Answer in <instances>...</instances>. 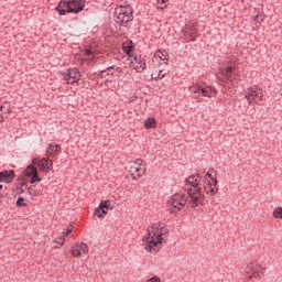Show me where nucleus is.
<instances>
[{
    "mask_svg": "<svg viewBox=\"0 0 282 282\" xmlns=\"http://www.w3.org/2000/svg\"><path fill=\"white\" fill-rule=\"evenodd\" d=\"M197 178H195V174H192L188 178L185 180L186 186H191L189 189H187V194L189 197V200H187V204L189 208H197V206H204V194H202V187H199V180H202V176L199 174L196 175Z\"/></svg>",
    "mask_w": 282,
    "mask_h": 282,
    "instance_id": "obj_1",
    "label": "nucleus"
},
{
    "mask_svg": "<svg viewBox=\"0 0 282 282\" xmlns=\"http://www.w3.org/2000/svg\"><path fill=\"white\" fill-rule=\"evenodd\" d=\"M86 0H61L56 7V11L59 17H65V14H78L85 10Z\"/></svg>",
    "mask_w": 282,
    "mask_h": 282,
    "instance_id": "obj_2",
    "label": "nucleus"
},
{
    "mask_svg": "<svg viewBox=\"0 0 282 282\" xmlns=\"http://www.w3.org/2000/svg\"><path fill=\"white\" fill-rule=\"evenodd\" d=\"M115 23L120 28H127V30H131V25H133V10L130 12H115Z\"/></svg>",
    "mask_w": 282,
    "mask_h": 282,
    "instance_id": "obj_3",
    "label": "nucleus"
},
{
    "mask_svg": "<svg viewBox=\"0 0 282 282\" xmlns=\"http://www.w3.org/2000/svg\"><path fill=\"white\" fill-rule=\"evenodd\" d=\"M217 184V176L214 177L213 174L207 172L204 177V191L206 195H212V197L217 195V192L219 191Z\"/></svg>",
    "mask_w": 282,
    "mask_h": 282,
    "instance_id": "obj_4",
    "label": "nucleus"
},
{
    "mask_svg": "<svg viewBox=\"0 0 282 282\" xmlns=\"http://www.w3.org/2000/svg\"><path fill=\"white\" fill-rule=\"evenodd\" d=\"M189 91H193V94H202L207 98H213V96H217V89L213 88V86H207L206 88H204V86L198 85L196 88L191 87Z\"/></svg>",
    "mask_w": 282,
    "mask_h": 282,
    "instance_id": "obj_5",
    "label": "nucleus"
},
{
    "mask_svg": "<svg viewBox=\"0 0 282 282\" xmlns=\"http://www.w3.org/2000/svg\"><path fill=\"white\" fill-rule=\"evenodd\" d=\"M24 177H31L30 184H36V182H41V177H39V169L33 164L28 165L23 171Z\"/></svg>",
    "mask_w": 282,
    "mask_h": 282,
    "instance_id": "obj_6",
    "label": "nucleus"
},
{
    "mask_svg": "<svg viewBox=\"0 0 282 282\" xmlns=\"http://www.w3.org/2000/svg\"><path fill=\"white\" fill-rule=\"evenodd\" d=\"M82 76L83 75H80V70H78V68H68L64 75V80H66L68 85H74V83H78V80H80Z\"/></svg>",
    "mask_w": 282,
    "mask_h": 282,
    "instance_id": "obj_7",
    "label": "nucleus"
},
{
    "mask_svg": "<svg viewBox=\"0 0 282 282\" xmlns=\"http://www.w3.org/2000/svg\"><path fill=\"white\" fill-rule=\"evenodd\" d=\"M245 97L249 102H252V100H256V102L257 100H263V89L248 88Z\"/></svg>",
    "mask_w": 282,
    "mask_h": 282,
    "instance_id": "obj_8",
    "label": "nucleus"
},
{
    "mask_svg": "<svg viewBox=\"0 0 282 282\" xmlns=\"http://www.w3.org/2000/svg\"><path fill=\"white\" fill-rule=\"evenodd\" d=\"M129 61L131 65L135 63L134 69H138V72H144V69H147V62L142 55L130 56Z\"/></svg>",
    "mask_w": 282,
    "mask_h": 282,
    "instance_id": "obj_9",
    "label": "nucleus"
},
{
    "mask_svg": "<svg viewBox=\"0 0 282 282\" xmlns=\"http://www.w3.org/2000/svg\"><path fill=\"white\" fill-rule=\"evenodd\" d=\"M110 207H111V200H101L99 204V207L95 209L94 215L97 216L99 219H102V217L107 215V210H109Z\"/></svg>",
    "mask_w": 282,
    "mask_h": 282,
    "instance_id": "obj_10",
    "label": "nucleus"
},
{
    "mask_svg": "<svg viewBox=\"0 0 282 282\" xmlns=\"http://www.w3.org/2000/svg\"><path fill=\"white\" fill-rule=\"evenodd\" d=\"M162 237H164V227L160 228V234L156 236V240H155V236L151 237L145 249L149 250L150 252H151V250H154L156 248L158 243H162V240H163Z\"/></svg>",
    "mask_w": 282,
    "mask_h": 282,
    "instance_id": "obj_11",
    "label": "nucleus"
},
{
    "mask_svg": "<svg viewBox=\"0 0 282 282\" xmlns=\"http://www.w3.org/2000/svg\"><path fill=\"white\" fill-rule=\"evenodd\" d=\"M14 177H17L14 170H4L0 172V182H4V184H12Z\"/></svg>",
    "mask_w": 282,
    "mask_h": 282,
    "instance_id": "obj_12",
    "label": "nucleus"
},
{
    "mask_svg": "<svg viewBox=\"0 0 282 282\" xmlns=\"http://www.w3.org/2000/svg\"><path fill=\"white\" fill-rule=\"evenodd\" d=\"M37 166L42 173H50V171L53 169V162L50 159L43 158L39 161Z\"/></svg>",
    "mask_w": 282,
    "mask_h": 282,
    "instance_id": "obj_13",
    "label": "nucleus"
},
{
    "mask_svg": "<svg viewBox=\"0 0 282 282\" xmlns=\"http://www.w3.org/2000/svg\"><path fill=\"white\" fill-rule=\"evenodd\" d=\"M61 145L59 144H48L46 148V155L47 158H56V155H61Z\"/></svg>",
    "mask_w": 282,
    "mask_h": 282,
    "instance_id": "obj_14",
    "label": "nucleus"
},
{
    "mask_svg": "<svg viewBox=\"0 0 282 282\" xmlns=\"http://www.w3.org/2000/svg\"><path fill=\"white\" fill-rule=\"evenodd\" d=\"M235 69H237V64L235 62H231L223 72V76L227 77V80H231L234 78L232 74L235 73Z\"/></svg>",
    "mask_w": 282,
    "mask_h": 282,
    "instance_id": "obj_15",
    "label": "nucleus"
},
{
    "mask_svg": "<svg viewBox=\"0 0 282 282\" xmlns=\"http://www.w3.org/2000/svg\"><path fill=\"white\" fill-rule=\"evenodd\" d=\"M177 199H180V194H178V193L174 194V195L169 199V204H171V206H172V208L169 209L171 214L177 213V212L182 210V208L177 207V206H178V205H177V202H178Z\"/></svg>",
    "mask_w": 282,
    "mask_h": 282,
    "instance_id": "obj_16",
    "label": "nucleus"
},
{
    "mask_svg": "<svg viewBox=\"0 0 282 282\" xmlns=\"http://www.w3.org/2000/svg\"><path fill=\"white\" fill-rule=\"evenodd\" d=\"M259 265H256L254 264H248L245 272L246 274H249L247 275L248 279H252V276H259Z\"/></svg>",
    "mask_w": 282,
    "mask_h": 282,
    "instance_id": "obj_17",
    "label": "nucleus"
},
{
    "mask_svg": "<svg viewBox=\"0 0 282 282\" xmlns=\"http://www.w3.org/2000/svg\"><path fill=\"white\" fill-rule=\"evenodd\" d=\"M122 50L124 52V54H127V56H133L131 55V52H133V50H135V46H133V41H130L129 43H123L122 44Z\"/></svg>",
    "mask_w": 282,
    "mask_h": 282,
    "instance_id": "obj_18",
    "label": "nucleus"
},
{
    "mask_svg": "<svg viewBox=\"0 0 282 282\" xmlns=\"http://www.w3.org/2000/svg\"><path fill=\"white\" fill-rule=\"evenodd\" d=\"M156 124H158V121L155 120V118H148L144 121L145 129H155Z\"/></svg>",
    "mask_w": 282,
    "mask_h": 282,
    "instance_id": "obj_19",
    "label": "nucleus"
},
{
    "mask_svg": "<svg viewBox=\"0 0 282 282\" xmlns=\"http://www.w3.org/2000/svg\"><path fill=\"white\" fill-rule=\"evenodd\" d=\"M75 246L76 248H79V252H83L84 254H87V252H89V247L85 242H76Z\"/></svg>",
    "mask_w": 282,
    "mask_h": 282,
    "instance_id": "obj_20",
    "label": "nucleus"
},
{
    "mask_svg": "<svg viewBox=\"0 0 282 282\" xmlns=\"http://www.w3.org/2000/svg\"><path fill=\"white\" fill-rule=\"evenodd\" d=\"M159 54H162V56H163V58H162V56H159L158 57V55H154V57H153V62H155V61H169V53H166V51H164V52H161V51H159Z\"/></svg>",
    "mask_w": 282,
    "mask_h": 282,
    "instance_id": "obj_21",
    "label": "nucleus"
},
{
    "mask_svg": "<svg viewBox=\"0 0 282 282\" xmlns=\"http://www.w3.org/2000/svg\"><path fill=\"white\" fill-rule=\"evenodd\" d=\"M253 21L257 29L261 28V23H263V15L257 14L256 17H253Z\"/></svg>",
    "mask_w": 282,
    "mask_h": 282,
    "instance_id": "obj_22",
    "label": "nucleus"
},
{
    "mask_svg": "<svg viewBox=\"0 0 282 282\" xmlns=\"http://www.w3.org/2000/svg\"><path fill=\"white\" fill-rule=\"evenodd\" d=\"M28 180H25V177L23 176H19L18 177V186H20V188H23V186H25V188H28Z\"/></svg>",
    "mask_w": 282,
    "mask_h": 282,
    "instance_id": "obj_23",
    "label": "nucleus"
},
{
    "mask_svg": "<svg viewBox=\"0 0 282 282\" xmlns=\"http://www.w3.org/2000/svg\"><path fill=\"white\" fill-rule=\"evenodd\" d=\"M54 246L53 248H61L63 246V243H65V237H59L57 239L54 240Z\"/></svg>",
    "mask_w": 282,
    "mask_h": 282,
    "instance_id": "obj_24",
    "label": "nucleus"
},
{
    "mask_svg": "<svg viewBox=\"0 0 282 282\" xmlns=\"http://www.w3.org/2000/svg\"><path fill=\"white\" fill-rule=\"evenodd\" d=\"M186 195H181L178 194V199L176 203V206H186Z\"/></svg>",
    "mask_w": 282,
    "mask_h": 282,
    "instance_id": "obj_25",
    "label": "nucleus"
},
{
    "mask_svg": "<svg viewBox=\"0 0 282 282\" xmlns=\"http://www.w3.org/2000/svg\"><path fill=\"white\" fill-rule=\"evenodd\" d=\"M273 217L275 219H282V207H276L274 210H273Z\"/></svg>",
    "mask_w": 282,
    "mask_h": 282,
    "instance_id": "obj_26",
    "label": "nucleus"
},
{
    "mask_svg": "<svg viewBox=\"0 0 282 282\" xmlns=\"http://www.w3.org/2000/svg\"><path fill=\"white\" fill-rule=\"evenodd\" d=\"M28 206V204L25 203V198H23L22 196H20L17 200V207L18 208H23Z\"/></svg>",
    "mask_w": 282,
    "mask_h": 282,
    "instance_id": "obj_27",
    "label": "nucleus"
},
{
    "mask_svg": "<svg viewBox=\"0 0 282 282\" xmlns=\"http://www.w3.org/2000/svg\"><path fill=\"white\" fill-rule=\"evenodd\" d=\"M70 253L73 254V257H80V249L78 247L73 246L72 249H70Z\"/></svg>",
    "mask_w": 282,
    "mask_h": 282,
    "instance_id": "obj_28",
    "label": "nucleus"
},
{
    "mask_svg": "<svg viewBox=\"0 0 282 282\" xmlns=\"http://www.w3.org/2000/svg\"><path fill=\"white\" fill-rule=\"evenodd\" d=\"M29 191V195H31V197H39V192H36V189H34V187L30 186L28 187Z\"/></svg>",
    "mask_w": 282,
    "mask_h": 282,
    "instance_id": "obj_29",
    "label": "nucleus"
},
{
    "mask_svg": "<svg viewBox=\"0 0 282 282\" xmlns=\"http://www.w3.org/2000/svg\"><path fill=\"white\" fill-rule=\"evenodd\" d=\"M191 32H192V34H189L191 41H195V35L197 34V29L192 26Z\"/></svg>",
    "mask_w": 282,
    "mask_h": 282,
    "instance_id": "obj_30",
    "label": "nucleus"
},
{
    "mask_svg": "<svg viewBox=\"0 0 282 282\" xmlns=\"http://www.w3.org/2000/svg\"><path fill=\"white\" fill-rule=\"evenodd\" d=\"M113 69H116V66H110V67H108L106 70H101V74H105L106 72H108V73H107L108 76H109V74H110L111 76H113V73H111V72H113Z\"/></svg>",
    "mask_w": 282,
    "mask_h": 282,
    "instance_id": "obj_31",
    "label": "nucleus"
},
{
    "mask_svg": "<svg viewBox=\"0 0 282 282\" xmlns=\"http://www.w3.org/2000/svg\"><path fill=\"white\" fill-rule=\"evenodd\" d=\"M132 171L134 172V173H137V175L139 176V177H142V167H140V166H137V167H132Z\"/></svg>",
    "mask_w": 282,
    "mask_h": 282,
    "instance_id": "obj_32",
    "label": "nucleus"
},
{
    "mask_svg": "<svg viewBox=\"0 0 282 282\" xmlns=\"http://www.w3.org/2000/svg\"><path fill=\"white\" fill-rule=\"evenodd\" d=\"M131 10H133V9H131V7H120V9L119 10H117V12H128V14H129V12H131Z\"/></svg>",
    "mask_w": 282,
    "mask_h": 282,
    "instance_id": "obj_33",
    "label": "nucleus"
},
{
    "mask_svg": "<svg viewBox=\"0 0 282 282\" xmlns=\"http://www.w3.org/2000/svg\"><path fill=\"white\" fill-rule=\"evenodd\" d=\"M74 230V226L69 225L66 229V231H63V235L67 236V235H72V231Z\"/></svg>",
    "mask_w": 282,
    "mask_h": 282,
    "instance_id": "obj_34",
    "label": "nucleus"
},
{
    "mask_svg": "<svg viewBox=\"0 0 282 282\" xmlns=\"http://www.w3.org/2000/svg\"><path fill=\"white\" fill-rule=\"evenodd\" d=\"M147 282H162V280L158 275H154L148 279Z\"/></svg>",
    "mask_w": 282,
    "mask_h": 282,
    "instance_id": "obj_35",
    "label": "nucleus"
},
{
    "mask_svg": "<svg viewBox=\"0 0 282 282\" xmlns=\"http://www.w3.org/2000/svg\"><path fill=\"white\" fill-rule=\"evenodd\" d=\"M164 76L165 75L163 74V70H159V74L156 77H154V80H160V79L164 78Z\"/></svg>",
    "mask_w": 282,
    "mask_h": 282,
    "instance_id": "obj_36",
    "label": "nucleus"
},
{
    "mask_svg": "<svg viewBox=\"0 0 282 282\" xmlns=\"http://www.w3.org/2000/svg\"><path fill=\"white\" fill-rule=\"evenodd\" d=\"M84 54H85V56H94V51H91V50H89V48H86V50L84 51Z\"/></svg>",
    "mask_w": 282,
    "mask_h": 282,
    "instance_id": "obj_37",
    "label": "nucleus"
},
{
    "mask_svg": "<svg viewBox=\"0 0 282 282\" xmlns=\"http://www.w3.org/2000/svg\"><path fill=\"white\" fill-rule=\"evenodd\" d=\"M149 239H151V230H148L147 235L143 237V241H148L149 243Z\"/></svg>",
    "mask_w": 282,
    "mask_h": 282,
    "instance_id": "obj_38",
    "label": "nucleus"
},
{
    "mask_svg": "<svg viewBox=\"0 0 282 282\" xmlns=\"http://www.w3.org/2000/svg\"><path fill=\"white\" fill-rule=\"evenodd\" d=\"M15 188H17V191H20L19 195H23V193H25V189H23V187L17 186Z\"/></svg>",
    "mask_w": 282,
    "mask_h": 282,
    "instance_id": "obj_39",
    "label": "nucleus"
},
{
    "mask_svg": "<svg viewBox=\"0 0 282 282\" xmlns=\"http://www.w3.org/2000/svg\"><path fill=\"white\" fill-rule=\"evenodd\" d=\"M142 162H144L142 159L135 160V164H138V166H142Z\"/></svg>",
    "mask_w": 282,
    "mask_h": 282,
    "instance_id": "obj_40",
    "label": "nucleus"
},
{
    "mask_svg": "<svg viewBox=\"0 0 282 282\" xmlns=\"http://www.w3.org/2000/svg\"><path fill=\"white\" fill-rule=\"evenodd\" d=\"M39 162H40L39 159H32V164L33 165H36V164L39 165Z\"/></svg>",
    "mask_w": 282,
    "mask_h": 282,
    "instance_id": "obj_41",
    "label": "nucleus"
},
{
    "mask_svg": "<svg viewBox=\"0 0 282 282\" xmlns=\"http://www.w3.org/2000/svg\"><path fill=\"white\" fill-rule=\"evenodd\" d=\"M116 72H118V74H122V68L117 67V68H116Z\"/></svg>",
    "mask_w": 282,
    "mask_h": 282,
    "instance_id": "obj_42",
    "label": "nucleus"
},
{
    "mask_svg": "<svg viewBox=\"0 0 282 282\" xmlns=\"http://www.w3.org/2000/svg\"><path fill=\"white\" fill-rule=\"evenodd\" d=\"M166 1H169V0H158V3L160 4V3H166Z\"/></svg>",
    "mask_w": 282,
    "mask_h": 282,
    "instance_id": "obj_43",
    "label": "nucleus"
},
{
    "mask_svg": "<svg viewBox=\"0 0 282 282\" xmlns=\"http://www.w3.org/2000/svg\"><path fill=\"white\" fill-rule=\"evenodd\" d=\"M165 8H166V4H165V6L158 7L159 10H165Z\"/></svg>",
    "mask_w": 282,
    "mask_h": 282,
    "instance_id": "obj_44",
    "label": "nucleus"
},
{
    "mask_svg": "<svg viewBox=\"0 0 282 282\" xmlns=\"http://www.w3.org/2000/svg\"><path fill=\"white\" fill-rule=\"evenodd\" d=\"M166 232H169V229H165V228L163 227V235H166Z\"/></svg>",
    "mask_w": 282,
    "mask_h": 282,
    "instance_id": "obj_45",
    "label": "nucleus"
},
{
    "mask_svg": "<svg viewBox=\"0 0 282 282\" xmlns=\"http://www.w3.org/2000/svg\"><path fill=\"white\" fill-rule=\"evenodd\" d=\"M153 230H160L155 225L152 226Z\"/></svg>",
    "mask_w": 282,
    "mask_h": 282,
    "instance_id": "obj_46",
    "label": "nucleus"
},
{
    "mask_svg": "<svg viewBox=\"0 0 282 282\" xmlns=\"http://www.w3.org/2000/svg\"><path fill=\"white\" fill-rule=\"evenodd\" d=\"M0 191H3V185H0Z\"/></svg>",
    "mask_w": 282,
    "mask_h": 282,
    "instance_id": "obj_47",
    "label": "nucleus"
},
{
    "mask_svg": "<svg viewBox=\"0 0 282 282\" xmlns=\"http://www.w3.org/2000/svg\"><path fill=\"white\" fill-rule=\"evenodd\" d=\"M0 109H1V111H3V106H1V108H0Z\"/></svg>",
    "mask_w": 282,
    "mask_h": 282,
    "instance_id": "obj_48",
    "label": "nucleus"
},
{
    "mask_svg": "<svg viewBox=\"0 0 282 282\" xmlns=\"http://www.w3.org/2000/svg\"><path fill=\"white\" fill-rule=\"evenodd\" d=\"M29 173H32V170H29Z\"/></svg>",
    "mask_w": 282,
    "mask_h": 282,
    "instance_id": "obj_49",
    "label": "nucleus"
}]
</instances>
